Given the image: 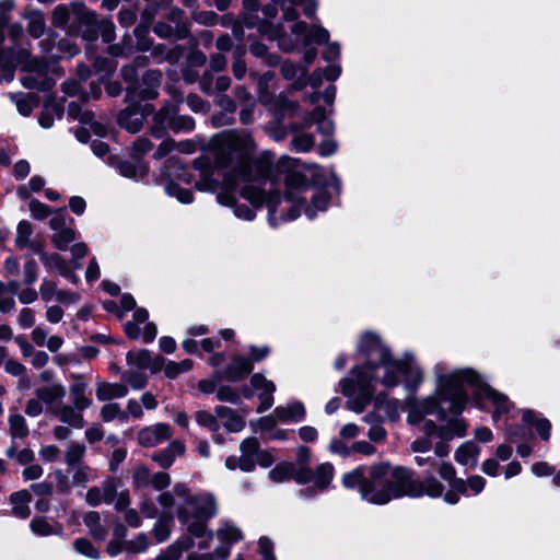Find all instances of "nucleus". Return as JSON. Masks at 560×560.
I'll list each match as a JSON object with an SVG mask.
<instances>
[{
    "mask_svg": "<svg viewBox=\"0 0 560 560\" xmlns=\"http://www.w3.org/2000/svg\"><path fill=\"white\" fill-rule=\"evenodd\" d=\"M45 186V179L39 175H34L27 185L18 188V195L22 199H27L33 192L39 191Z\"/></svg>",
    "mask_w": 560,
    "mask_h": 560,
    "instance_id": "nucleus-50",
    "label": "nucleus"
},
{
    "mask_svg": "<svg viewBox=\"0 0 560 560\" xmlns=\"http://www.w3.org/2000/svg\"><path fill=\"white\" fill-rule=\"evenodd\" d=\"M55 481H56V490L59 494L68 495L71 493L72 487V479L63 472L61 469H56L54 471Z\"/></svg>",
    "mask_w": 560,
    "mask_h": 560,
    "instance_id": "nucleus-55",
    "label": "nucleus"
},
{
    "mask_svg": "<svg viewBox=\"0 0 560 560\" xmlns=\"http://www.w3.org/2000/svg\"><path fill=\"white\" fill-rule=\"evenodd\" d=\"M291 144L296 152H308L315 144V138L311 133L300 132L292 138Z\"/></svg>",
    "mask_w": 560,
    "mask_h": 560,
    "instance_id": "nucleus-48",
    "label": "nucleus"
},
{
    "mask_svg": "<svg viewBox=\"0 0 560 560\" xmlns=\"http://www.w3.org/2000/svg\"><path fill=\"white\" fill-rule=\"evenodd\" d=\"M52 24L58 27H66L70 20V9L66 4H59L52 12Z\"/></svg>",
    "mask_w": 560,
    "mask_h": 560,
    "instance_id": "nucleus-62",
    "label": "nucleus"
},
{
    "mask_svg": "<svg viewBox=\"0 0 560 560\" xmlns=\"http://www.w3.org/2000/svg\"><path fill=\"white\" fill-rule=\"evenodd\" d=\"M293 463H282L272 468L268 476L273 482H284L292 479Z\"/></svg>",
    "mask_w": 560,
    "mask_h": 560,
    "instance_id": "nucleus-49",
    "label": "nucleus"
},
{
    "mask_svg": "<svg viewBox=\"0 0 560 560\" xmlns=\"http://www.w3.org/2000/svg\"><path fill=\"white\" fill-rule=\"evenodd\" d=\"M192 365L194 363L190 359H185L180 362L167 361L164 366V374L167 378L174 380L179 374L190 371Z\"/></svg>",
    "mask_w": 560,
    "mask_h": 560,
    "instance_id": "nucleus-44",
    "label": "nucleus"
},
{
    "mask_svg": "<svg viewBox=\"0 0 560 560\" xmlns=\"http://www.w3.org/2000/svg\"><path fill=\"white\" fill-rule=\"evenodd\" d=\"M75 238V233L72 229L66 228L54 233L52 242L55 246L61 250H66L68 245Z\"/></svg>",
    "mask_w": 560,
    "mask_h": 560,
    "instance_id": "nucleus-52",
    "label": "nucleus"
},
{
    "mask_svg": "<svg viewBox=\"0 0 560 560\" xmlns=\"http://www.w3.org/2000/svg\"><path fill=\"white\" fill-rule=\"evenodd\" d=\"M273 79L275 74L271 71L265 72L258 79V97L264 105H270L273 100L272 95L267 91L269 83L272 82Z\"/></svg>",
    "mask_w": 560,
    "mask_h": 560,
    "instance_id": "nucleus-45",
    "label": "nucleus"
},
{
    "mask_svg": "<svg viewBox=\"0 0 560 560\" xmlns=\"http://www.w3.org/2000/svg\"><path fill=\"white\" fill-rule=\"evenodd\" d=\"M292 479L304 485L313 480V471L308 465H296L293 463Z\"/></svg>",
    "mask_w": 560,
    "mask_h": 560,
    "instance_id": "nucleus-60",
    "label": "nucleus"
},
{
    "mask_svg": "<svg viewBox=\"0 0 560 560\" xmlns=\"http://www.w3.org/2000/svg\"><path fill=\"white\" fill-rule=\"evenodd\" d=\"M313 124H316L317 131L325 136H330L334 132V122L331 119L326 117L325 109L322 107H315L305 121L307 127L312 126Z\"/></svg>",
    "mask_w": 560,
    "mask_h": 560,
    "instance_id": "nucleus-26",
    "label": "nucleus"
},
{
    "mask_svg": "<svg viewBox=\"0 0 560 560\" xmlns=\"http://www.w3.org/2000/svg\"><path fill=\"white\" fill-rule=\"evenodd\" d=\"M56 417L63 423L75 429H82L85 424L83 410L72 405H60L52 410Z\"/></svg>",
    "mask_w": 560,
    "mask_h": 560,
    "instance_id": "nucleus-19",
    "label": "nucleus"
},
{
    "mask_svg": "<svg viewBox=\"0 0 560 560\" xmlns=\"http://www.w3.org/2000/svg\"><path fill=\"white\" fill-rule=\"evenodd\" d=\"M101 417L105 422L118 420L119 422L125 423L128 421V413L122 410L117 402L105 404L101 409Z\"/></svg>",
    "mask_w": 560,
    "mask_h": 560,
    "instance_id": "nucleus-38",
    "label": "nucleus"
},
{
    "mask_svg": "<svg viewBox=\"0 0 560 560\" xmlns=\"http://www.w3.org/2000/svg\"><path fill=\"white\" fill-rule=\"evenodd\" d=\"M172 436V428L164 422H158L152 425L142 428L138 432V443L143 447H154L164 443Z\"/></svg>",
    "mask_w": 560,
    "mask_h": 560,
    "instance_id": "nucleus-13",
    "label": "nucleus"
},
{
    "mask_svg": "<svg viewBox=\"0 0 560 560\" xmlns=\"http://www.w3.org/2000/svg\"><path fill=\"white\" fill-rule=\"evenodd\" d=\"M121 380L129 384L133 389H142L148 384V377L144 373L138 371H125Z\"/></svg>",
    "mask_w": 560,
    "mask_h": 560,
    "instance_id": "nucleus-53",
    "label": "nucleus"
},
{
    "mask_svg": "<svg viewBox=\"0 0 560 560\" xmlns=\"http://www.w3.org/2000/svg\"><path fill=\"white\" fill-rule=\"evenodd\" d=\"M250 385L254 390L259 392L258 397L260 405L257 408V412H264L271 408L273 405V393L276 390V385L259 373H256L252 376Z\"/></svg>",
    "mask_w": 560,
    "mask_h": 560,
    "instance_id": "nucleus-16",
    "label": "nucleus"
},
{
    "mask_svg": "<svg viewBox=\"0 0 560 560\" xmlns=\"http://www.w3.org/2000/svg\"><path fill=\"white\" fill-rule=\"evenodd\" d=\"M32 232V225L30 222L21 221L18 224L15 244L19 248L23 249L28 246Z\"/></svg>",
    "mask_w": 560,
    "mask_h": 560,
    "instance_id": "nucleus-54",
    "label": "nucleus"
},
{
    "mask_svg": "<svg viewBox=\"0 0 560 560\" xmlns=\"http://www.w3.org/2000/svg\"><path fill=\"white\" fill-rule=\"evenodd\" d=\"M334 478V466L330 463L318 465L313 472V481L319 491L326 490Z\"/></svg>",
    "mask_w": 560,
    "mask_h": 560,
    "instance_id": "nucleus-32",
    "label": "nucleus"
},
{
    "mask_svg": "<svg viewBox=\"0 0 560 560\" xmlns=\"http://www.w3.org/2000/svg\"><path fill=\"white\" fill-rule=\"evenodd\" d=\"M73 547L77 552H79L85 557H89L92 559H97L100 557L98 551L94 548L92 542L85 538L75 539L73 542Z\"/></svg>",
    "mask_w": 560,
    "mask_h": 560,
    "instance_id": "nucleus-59",
    "label": "nucleus"
},
{
    "mask_svg": "<svg viewBox=\"0 0 560 560\" xmlns=\"http://www.w3.org/2000/svg\"><path fill=\"white\" fill-rule=\"evenodd\" d=\"M153 32L161 38H172V39H184L187 38L190 34L189 24L188 23H179L177 26H174L171 23L166 22H158L153 26Z\"/></svg>",
    "mask_w": 560,
    "mask_h": 560,
    "instance_id": "nucleus-21",
    "label": "nucleus"
},
{
    "mask_svg": "<svg viewBox=\"0 0 560 560\" xmlns=\"http://www.w3.org/2000/svg\"><path fill=\"white\" fill-rule=\"evenodd\" d=\"M96 73L102 78L109 77L116 68V63L113 59L106 57H96L93 62Z\"/></svg>",
    "mask_w": 560,
    "mask_h": 560,
    "instance_id": "nucleus-56",
    "label": "nucleus"
},
{
    "mask_svg": "<svg viewBox=\"0 0 560 560\" xmlns=\"http://www.w3.org/2000/svg\"><path fill=\"white\" fill-rule=\"evenodd\" d=\"M466 423L463 418L448 420L445 424L441 425L440 442L434 446V454L436 457H446L450 453V445L447 441L454 438H463L466 434Z\"/></svg>",
    "mask_w": 560,
    "mask_h": 560,
    "instance_id": "nucleus-11",
    "label": "nucleus"
},
{
    "mask_svg": "<svg viewBox=\"0 0 560 560\" xmlns=\"http://www.w3.org/2000/svg\"><path fill=\"white\" fill-rule=\"evenodd\" d=\"M84 524L89 527L91 535L100 540L105 539L106 530L101 525V516L97 512L91 511L83 517Z\"/></svg>",
    "mask_w": 560,
    "mask_h": 560,
    "instance_id": "nucleus-41",
    "label": "nucleus"
},
{
    "mask_svg": "<svg viewBox=\"0 0 560 560\" xmlns=\"http://www.w3.org/2000/svg\"><path fill=\"white\" fill-rule=\"evenodd\" d=\"M194 545L190 536H182L174 544L167 547L164 553L160 555L156 560H178L182 552L188 550Z\"/></svg>",
    "mask_w": 560,
    "mask_h": 560,
    "instance_id": "nucleus-30",
    "label": "nucleus"
},
{
    "mask_svg": "<svg viewBox=\"0 0 560 560\" xmlns=\"http://www.w3.org/2000/svg\"><path fill=\"white\" fill-rule=\"evenodd\" d=\"M177 112L178 106L175 104L162 107L154 116L152 133L160 138L165 129H171L175 132L191 131L195 128V120L189 116H179Z\"/></svg>",
    "mask_w": 560,
    "mask_h": 560,
    "instance_id": "nucleus-8",
    "label": "nucleus"
},
{
    "mask_svg": "<svg viewBox=\"0 0 560 560\" xmlns=\"http://www.w3.org/2000/svg\"><path fill=\"white\" fill-rule=\"evenodd\" d=\"M151 352L147 349H141V350H135V351H129L127 353V363L130 365V366H135L137 369H147V366L150 364V359H151Z\"/></svg>",
    "mask_w": 560,
    "mask_h": 560,
    "instance_id": "nucleus-46",
    "label": "nucleus"
},
{
    "mask_svg": "<svg viewBox=\"0 0 560 560\" xmlns=\"http://www.w3.org/2000/svg\"><path fill=\"white\" fill-rule=\"evenodd\" d=\"M118 170L122 176L131 179L143 178L148 173L147 165L140 161H138L137 163L121 162L118 165Z\"/></svg>",
    "mask_w": 560,
    "mask_h": 560,
    "instance_id": "nucleus-37",
    "label": "nucleus"
},
{
    "mask_svg": "<svg viewBox=\"0 0 560 560\" xmlns=\"http://www.w3.org/2000/svg\"><path fill=\"white\" fill-rule=\"evenodd\" d=\"M35 395L43 404L52 405L65 397L66 389L61 384H52L38 387L35 390Z\"/></svg>",
    "mask_w": 560,
    "mask_h": 560,
    "instance_id": "nucleus-28",
    "label": "nucleus"
},
{
    "mask_svg": "<svg viewBox=\"0 0 560 560\" xmlns=\"http://www.w3.org/2000/svg\"><path fill=\"white\" fill-rule=\"evenodd\" d=\"M152 110L153 107L150 104H147L142 110L137 107L126 108L118 115L119 126L131 133H136L141 129L145 116Z\"/></svg>",
    "mask_w": 560,
    "mask_h": 560,
    "instance_id": "nucleus-15",
    "label": "nucleus"
},
{
    "mask_svg": "<svg viewBox=\"0 0 560 560\" xmlns=\"http://www.w3.org/2000/svg\"><path fill=\"white\" fill-rule=\"evenodd\" d=\"M241 451V470L250 472L256 465L267 468L270 467L275 458L270 452L261 450L256 438H247L240 444Z\"/></svg>",
    "mask_w": 560,
    "mask_h": 560,
    "instance_id": "nucleus-9",
    "label": "nucleus"
},
{
    "mask_svg": "<svg viewBox=\"0 0 560 560\" xmlns=\"http://www.w3.org/2000/svg\"><path fill=\"white\" fill-rule=\"evenodd\" d=\"M466 423L463 418L448 420L445 424L441 425L440 442L434 446V454L436 457H446L450 453V445L447 441L454 438H463L466 434Z\"/></svg>",
    "mask_w": 560,
    "mask_h": 560,
    "instance_id": "nucleus-10",
    "label": "nucleus"
},
{
    "mask_svg": "<svg viewBox=\"0 0 560 560\" xmlns=\"http://www.w3.org/2000/svg\"><path fill=\"white\" fill-rule=\"evenodd\" d=\"M460 494L470 497L467 480L456 478L451 482V488L445 492L443 499L448 504H456Z\"/></svg>",
    "mask_w": 560,
    "mask_h": 560,
    "instance_id": "nucleus-35",
    "label": "nucleus"
},
{
    "mask_svg": "<svg viewBox=\"0 0 560 560\" xmlns=\"http://www.w3.org/2000/svg\"><path fill=\"white\" fill-rule=\"evenodd\" d=\"M277 420L283 423H296L305 418L306 410L301 401H293L287 406H278L273 410Z\"/></svg>",
    "mask_w": 560,
    "mask_h": 560,
    "instance_id": "nucleus-18",
    "label": "nucleus"
},
{
    "mask_svg": "<svg viewBox=\"0 0 560 560\" xmlns=\"http://www.w3.org/2000/svg\"><path fill=\"white\" fill-rule=\"evenodd\" d=\"M285 200L290 203L288 213L279 215L280 221H292L300 217L301 211L307 219L313 220L317 217L318 212L326 211L329 203V195L325 190L317 189L311 196V203H307V197L302 196L308 188V182L304 175L298 172L289 173L285 177Z\"/></svg>",
    "mask_w": 560,
    "mask_h": 560,
    "instance_id": "nucleus-6",
    "label": "nucleus"
},
{
    "mask_svg": "<svg viewBox=\"0 0 560 560\" xmlns=\"http://www.w3.org/2000/svg\"><path fill=\"white\" fill-rule=\"evenodd\" d=\"M28 20L27 31L34 38L40 37L45 32V19L42 12L32 11L26 15Z\"/></svg>",
    "mask_w": 560,
    "mask_h": 560,
    "instance_id": "nucleus-42",
    "label": "nucleus"
},
{
    "mask_svg": "<svg viewBox=\"0 0 560 560\" xmlns=\"http://www.w3.org/2000/svg\"><path fill=\"white\" fill-rule=\"evenodd\" d=\"M68 472L71 474L74 487H85L88 482L94 479L92 469L85 464L68 468Z\"/></svg>",
    "mask_w": 560,
    "mask_h": 560,
    "instance_id": "nucleus-36",
    "label": "nucleus"
},
{
    "mask_svg": "<svg viewBox=\"0 0 560 560\" xmlns=\"http://www.w3.org/2000/svg\"><path fill=\"white\" fill-rule=\"evenodd\" d=\"M296 103L290 101L284 94H280L275 98V109L281 116L293 113L296 110Z\"/></svg>",
    "mask_w": 560,
    "mask_h": 560,
    "instance_id": "nucleus-63",
    "label": "nucleus"
},
{
    "mask_svg": "<svg viewBox=\"0 0 560 560\" xmlns=\"http://www.w3.org/2000/svg\"><path fill=\"white\" fill-rule=\"evenodd\" d=\"M71 11L79 22L86 26V30L83 32L84 39L94 40L100 33L105 43L114 40L115 25L113 22L108 20L98 21L96 13L89 11L81 2L72 3Z\"/></svg>",
    "mask_w": 560,
    "mask_h": 560,
    "instance_id": "nucleus-7",
    "label": "nucleus"
},
{
    "mask_svg": "<svg viewBox=\"0 0 560 560\" xmlns=\"http://www.w3.org/2000/svg\"><path fill=\"white\" fill-rule=\"evenodd\" d=\"M10 100L15 104L18 112L23 116H28L36 103L33 102L31 95L24 93H11Z\"/></svg>",
    "mask_w": 560,
    "mask_h": 560,
    "instance_id": "nucleus-43",
    "label": "nucleus"
},
{
    "mask_svg": "<svg viewBox=\"0 0 560 560\" xmlns=\"http://www.w3.org/2000/svg\"><path fill=\"white\" fill-rule=\"evenodd\" d=\"M162 73L159 70H148L143 74V83L150 89L142 90L140 92L143 98H154L158 95L155 89L160 85Z\"/></svg>",
    "mask_w": 560,
    "mask_h": 560,
    "instance_id": "nucleus-39",
    "label": "nucleus"
},
{
    "mask_svg": "<svg viewBox=\"0 0 560 560\" xmlns=\"http://www.w3.org/2000/svg\"><path fill=\"white\" fill-rule=\"evenodd\" d=\"M291 32L295 36L296 42L303 43L305 45L313 42L318 44L327 43L329 39V33L326 28L318 25L310 28L308 25L302 21L293 24Z\"/></svg>",
    "mask_w": 560,
    "mask_h": 560,
    "instance_id": "nucleus-14",
    "label": "nucleus"
},
{
    "mask_svg": "<svg viewBox=\"0 0 560 560\" xmlns=\"http://www.w3.org/2000/svg\"><path fill=\"white\" fill-rule=\"evenodd\" d=\"M88 384L81 376H73L69 387L72 406L85 410L92 406V399L86 395Z\"/></svg>",
    "mask_w": 560,
    "mask_h": 560,
    "instance_id": "nucleus-20",
    "label": "nucleus"
},
{
    "mask_svg": "<svg viewBox=\"0 0 560 560\" xmlns=\"http://www.w3.org/2000/svg\"><path fill=\"white\" fill-rule=\"evenodd\" d=\"M8 424L12 440H23L30 434L26 419L18 412L16 408L10 409Z\"/></svg>",
    "mask_w": 560,
    "mask_h": 560,
    "instance_id": "nucleus-25",
    "label": "nucleus"
},
{
    "mask_svg": "<svg viewBox=\"0 0 560 560\" xmlns=\"http://www.w3.org/2000/svg\"><path fill=\"white\" fill-rule=\"evenodd\" d=\"M214 166L223 171L222 190L218 194V202L234 208L238 219L252 221L255 211L246 205H237L235 192L247 199L253 207L262 203L268 208V221L277 226L281 221L277 217V208L281 203L278 191L265 195L260 188L262 178L253 170L255 142L247 131L226 130L212 138Z\"/></svg>",
    "mask_w": 560,
    "mask_h": 560,
    "instance_id": "nucleus-1",
    "label": "nucleus"
},
{
    "mask_svg": "<svg viewBox=\"0 0 560 560\" xmlns=\"http://www.w3.org/2000/svg\"><path fill=\"white\" fill-rule=\"evenodd\" d=\"M165 192L175 197L182 203H190L192 201V194L189 189L182 188L173 182H168L165 185Z\"/></svg>",
    "mask_w": 560,
    "mask_h": 560,
    "instance_id": "nucleus-51",
    "label": "nucleus"
},
{
    "mask_svg": "<svg viewBox=\"0 0 560 560\" xmlns=\"http://www.w3.org/2000/svg\"><path fill=\"white\" fill-rule=\"evenodd\" d=\"M222 380V372L215 371L210 378L200 380L197 386L202 394H212L217 392V386Z\"/></svg>",
    "mask_w": 560,
    "mask_h": 560,
    "instance_id": "nucleus-58",
    "label": "nucleus"
},
{
    "mask_svg": "<svg viewBox=\"0 0 560 560\" xmlns=\"http://www.w3.org/2000/svg\"><path fill=\"white\" fill-rule=\"evenodd\" d=\"M253 371V363L248 358L235 355L222 372V378L229 382H240Z\"/></svg>",
    "mask_w": 560,
    "mask_h": 560,
    "instance_id": "nucleus-17",
    "label": "nucleus"
},
{
    "mask_svg": "<svg viewBox=\"0 0 560 560\" xmlns=\"http://www.w3.org/2000/svg\"><path fill=\"white\" fill-rule=\"evenodd\" d=\"M215 535L223 544L213 552V556L219 560H225L230 555V546L243 539L242 530L230 520L220 521Z\"/></svg>",
    "mask_w": 560,
    "mask_h": 560,
    "instance_id": "nucleus-12",
    "label": "nucleus"
},
{
    "mask_svg": "<svg viewBox=\"0 0 560 560\" xmlns=\"http://www.w3.org/2000/svg\"><path fill=\"white\" fill-rule=\"evenodd\" d=\"M40 260L50 271H55L60 276L65 275L70 268L66 260L58 254L42 253Z\"/></svg>",
    "mask_w": 560,
    "mask_h": 560,
    "instance_id": "nucleus-40",
    "label": "nucleus"
},
{
    "mask_svg": "<svg viewBox=\"0 0 560 560\" xmlns=\"http://www.w3.org/2000/svg\"><path fill=\"white\" fill-rule=\"evenodd\" d=\"M173 491L182 500L176 509L179 523L190 535L205 536L208 522L218 513L214 495L207 491L191 493L185 483H176Z\"/></svg>",
    "mask_w": 560,
    "mask_h": 560,
    "instance_id": "nucleus-5",
    "label": "nucleus"
},
{
    "mask_svg": "<svg viewBox=\"0 0 560 560\" xmlns=\"http://www.w3.org/2000/svg\"><path fill=\"white\" fill-rule=\"evenodd\" d=\"M96 398L107 401L115 398H124L128 394V387L120 383L98 382L95 389Z\"/></svg>",
    "mask_w": 560,
    "mask_h": 560,
    "instance_id": "nucleus-24",
    "label": "nucleus"
},
{
    "mask_svg": "<svg viewBox=\"0 0 560 560\" xmlns=\"http://www.w3.org/2000/svg\"><path fill=\"white\" fill-rule=\"evenodd\" d=\"M85 453L86 448L84 444L71 442L67 446V451L65 454V463L68 466V468L84 464L83 458L85 456Z\"/></svg>",
    "mask_w": 560,
    "mask_h": 560,
    "instance_id": "nucleus-34",
    "label": "nucleus"
},
{
    "mask_svg": "<svg viewBox=\"0 0 560 560\" xmlns=\"http://www.w3.org/2000/svg\"><path fill=\"white\" fill-rule=\"evenodd\" d=\"M249 51L257 58H266V63L269 66H276L279 62L277 55L268 54V48L265 44L254 43L249 46Z\"/></svg>",
    "mask_w": 560,
    "mask_h": 560,
    "instance_id": "nucleus-57",
    "label": "nucleus"
},
{
    "mask_svg": "<svg viewBox=\"0 0 560 560\" xmlns=\"http://www.w3.org/2000/svg\"><path fill=\"white\" fill-rule=\"evenodd\" d=\"M214 411L228 431L236 433L245 428L244 419L232 408L218 406Z\"/></svg>",
    "mask_w": 560,
    "mask_h": 560,
    "instance_id": "nucleus-22",
    "label": "nucleus"
},
{
    "mask_svg": "<svg viewBox=\"0 0 560 560\" xmlns=\"http://www.w3.org/2000/svg\"><path fill=\"white\" fill-rule=\"evenodd\" d=\"M358 350L368 358L366 362L351 370L353 377L340 381L341 393L348 397L347 407L357 413L371 402L373 382L395 387L399 384V375H402L410 393H415L423 382V372L411 354L406 353L400 360L393 359L389 349L374 334H364Z\"/></svg>",
    "mask_w": 560,
    "mask_h": 560,
    "instance_id": "nucleus-2",
    "label": "nucleus"
},
{
    "mask_svg": "<svg viewBox=\"0 0 560 560\" xmlns=\"http://www.w3.org/2000/svg\"><path fill=\"white\" fill-rule=\"evenodd\" d=\"M413 482L418 485L420 490L419 493L405 494V497L417 498L427 494L432 498H439L443 493V485L434 477H428L423 481L413 479Z\"/></svg>",
    "mask_w": 560,
    "mask_h": 560,
    "instance_id": "nucleus-31",
    "label": "nucleus"
},
{
    "mask_svg": "<svg viewBox=\"0 0 560 560\" xmlns=\"http://www.w3.org/2000/svg\"><path fill=\"white\" fill-rule=\"evenodd\" d=\"M342 485L347 489H358L362 500L375 505L420 491L410 469L392 467L388 463L359 466L342 476Z\"/></svg>",
    "mask_w": 560,
    "mask_h": 560,
    "instance_id": "nucleus-4",
    "label": "nucleus"
},
{
    "mask_svg": "<svg viewBox=\"0 0 560 560\" xmlns=\"http://www.w3.org/2000/svg\"><path fill=\"white\" fill-rule=\"evenodd\" d=\"M172 517L167 520H160L153 527V534L158 542L165 541L171 535Z\"/></svg>",
    "mask_w": 560,
    "mask_h": 560,
    "instance_id": "nucleus-61",
    "label": "nucleus"
},
{
    "mask_svg": "<svg viewBox=\"0 0 560 560\" xmlns=\"http://www.w3.org/2000/svg\"><path fill=\"white\" fill-rule=\"evenodd\" d=\"M10 503L12 505V514L15 517L25 520L31 515L30 502L32 495L28 490H20L11 493Z\"/></svg>",
    "mask_w": 560,
    "mask_h": 560,
    "instance_id": "nucleus-23",
    "label": "nucleus"
},
{
    "mask_svg": "<svg viewBox=\"0 0 560 560\" xmlns=\"http://www.w3.org/2000/svg\"><path fill=\"white\" fill-rule=\"evenodd\" d=\"M132 478L136 488H144L151 485L152 475L145 466H139L135 469Z\"/></svg>",
    "mask_w": 560,
    "mask_h": 560,
    "instance_id": "nucleus-64",
    "label": "nucleus"
},
{
    "mask_svg": "<svg viewBox=\"0 0 560 560\" xmlns=\"http://www.w3.org/2000/svg\"><path fill=\"white\" fill-rule=\"evenodd\" d=\"M479 447L472 442L463 443L455 452V460L467 467H475L477 464Z\"/></svg>",
    "mask_w": 560,
    "mask_h": 560,
    "instance_id": "nucleus-27",
    "label": "nucleus"
},
{
    "mask_svg": "<svg viewBox=\"0 0 560 560\" xmlns=\"http://www.w3.org/2000/svg\"><path fill=\"white\" fill-rule=\"evenodd\" d=\"M522 419L524 423L534 425L542 440H549L551 430L549 420L546 418H538L537 415L532 410H524Z\"/></svg>",
    "mask_w": 560,
    "mask_h": 560,
    "instance_id": "nucleus-29",
    "label": "nucleus"
},
{
    "mask_svg": "<svg viewBox=\"0 0 560 560\" xmlns=\"http://www.w3.org/2000/svg\"><path fill=\"white\" fill-rule=\"evenodd\" d=\"M31 530L37 536H50L62 534L60 525H51L45 517H34L30 523Z\"/></svg>",
    "mask_w": 560,
    "mask_h": 560,
    "instance_id": "nucleus-33",
    "label": "nucleus"
},
{
    "mask_svg": "<svg viewBox=\"0 0 560 560\" xmlns=\"http://www.w3.org/2000/svg\"><path fill=\"white\" fill-rule=\"evenodd\" d=\"M445 372L446 368L443 363L434 365V374L436 376V389L434 395L428 396L422 400H417L411 397L408 399L409 409L407 421L410 424H418L427 415L432 413H436L440 420H444L446 413L441 407L442 402L450 404L448 410L451 413H462L468 402L467 386L472 387L474 399L478 407H481L480 401L482 399L491 401L495 408L492 415L494 422L499 421L512 407L508 396L483 383L471 369L456 370L448 374Z\"/></svg>",
    "mask_w": 560,
    "mask_h": 560,
    "instance_id": "nucleus-3",
    "label": "nucleus"
},
{
    "mask_svg": "<svg viewBox=\"0 0 560 560\" xmlns=\"http://www.w3.org/2000/svg\"><path fill=\"white\" fill-rule=\"evenodd\" d=\"M195 420L199 425L205 427L212 432H218L220 429L219 417L215 412L211 413L207 410H198L195 413Z\"/></svg>",
    "mask_w": 560,
    "mask_h": 560,
    "instance_id": "nucleus-47",
    "label": "nucleus"
}]
</instances>
